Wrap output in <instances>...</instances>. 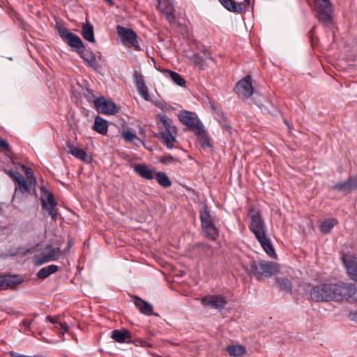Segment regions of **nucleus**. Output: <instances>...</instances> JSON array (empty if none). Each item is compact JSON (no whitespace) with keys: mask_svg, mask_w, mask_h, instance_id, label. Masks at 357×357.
I'll use <instances>...</instances> for the list:
<instances>
[{"mask_svg":"<svg viewBox=\"0 0 357 357\" xmlns=\"http://www.w3.org/2000/svg\"><path fill=\"white\" fill-rule=\"evenodd\" d=\"M318 20L323 23L332 21V8L329 0H314Z\"/></svg>","mask_w":357,"mask_h":357,"instance_id":"nucleus-10","label":"nucleus"},{"mask_svg":"<svg viewBox=\"0 0 357 357\" xmlns=\"http://www.w3.org/2000/svg\"><path fill=\"white\" fill-rule=\"evenodd\" d=\"M337 220L335 218H328L325 220L321 224L319 230L323 234L329 233L335 225L337 224Z\"/></svg>","mask_w":357,"mask_h":357,"instance_id":"nucleus-33","label":"nucleus"},{"mask_svg":"<svg viewBox=\"0 0 357 357\" xmlns=\"http://www.w3.org/2000/svg\"><path fill=\"white\" fill-rule=\"evenodd\" d=\"M111 337L119 343L131 342L130 333L126 328L112 331Z\"/></svg>","mask_w":357,"mask_h":357,"instance_id":"nucleus-20","label":"nucleus"},{"mask_svg":"<svg viewBox=\"0 0 357 357\" xmlns=\"http://www.w3.org/2000/svg\"><path fill=\"white\" fill-rule=\"evenodd\" d=\"M86 94H84L85 98L89 100H91L93 98H95V95L93 94V91L89 89H86Z\"/></svg>","mask_w":357,"mask_h":357,"instance_id":"nucleus-43","label":"nucleus"},{"mask_svg":"<svg viewBox=\"0 0 357 357\" xmlns=\"http://www.w3.org/2000/svg\"><path fill=\"white\" fill-rule=\"evenodd\" d=\"M33 321V320L24 319L22 320L21 325L24 326L26 329H29Z\"/></svg>","mask_w":357,"mask_h":357,"instance_id":"nucleus-44","label":"nucleus"},{"mask_svg":"<svg viewBox=\"0 0 357 357\" xmlns=\"http://www.w3.org/2000/svg\"><path fill=\"white\" fill-rule=\"evenodd\" d=\"M15 184L17 185V188L22 194L25 192L30 193V188L31 187L29 186L28 180L26 181L22 176L19 178V180L15 183Z\"/></svg>","mask_w":357,"mask_h":357,"instance_id":"nucleus-37","label":"nucleus"},{"mask_svg":"<svg viewBox=\"0 0 357 357\" xmlns=\"http://www.w3.org/2000/svg\"><path fill=\"white\" fill-rule=\"evenodd\" d=\"M275 286L280 290L284 291L287 293L291 292V282L287 278H276Z\"/></svg>","mask_w":357,"mask_h":357,"instance_id":"nucleus-27","label":"nucleus"},{"mask_svg":"<svg viewBox=\"0 0 357 357\" xmlns=\"http://www.w3.org/2000/svg\"><path fill=\"white\" fill-rule=\"evenodd\" d=\"M202 228L205 236L211 241H215L219 236V229L215 227L211 215L210 209L204 205L199 211Z\"/></svg>","mask_w":357,"mask_h":357,"instance_id":"nucleus-7","label":"nucleus"},{"mask_svg":"<svg viewBox=\"0 0 357 357\" xmlns=\"http://www.w3.org/2000/svg\"><path fill=\"white\" fill-rule=\"evenodd\" d=\"M133 303L142 314L147 316H151L153 314V306L147 301L142 299L137 296H134Z\"/></svg>","mask_w":357,"mask_h":357,"instance_id":"nucleus-19","label":"nucleus"},{"mask_svg":"<svg viewBox=\"0 0 357 357\" xmlns=\"http://www.w3.org/2000/svg\"><path fill=\"white\" fill-rule=\"evenodd\" d=\"M158 161L164 165H169L173 162H179L180 160L176 157H173L170 154H165L158 158Z\"/></svg>","mask_w":357,"mask_h":357,"instance_id":"nucleus-38","label":"nucleus"},{"mask_svg":"<svg viewBox=\"0 0 357 357\" xmlns=\"http://www.w3.org/2000/svg\"><path fill=\"white\" fill-rule=\"evenodd\" d=\"M201 303L204 306H211L220 311L225 307L227 301L221 295H212L203 297L201 299Z\"/></svg>","mask_w":357,"mask_h":357,"instance_id":"nucleus-14","label":"nucleus"},{"mask_svg":"<svg viewBox=\"0 0 357 357\" xmlns=\"http://www.w3.org/2000/svg\"><path fill=\"white\" fill-rule=\"evenodd\" d=\"M59 267L56 265L52 264L49 265L47 266L43 267L41 269L38 271L37 273V277L38 279L40 280H45L47 277H49L50 275L56 273L58 271Z\"/></svg>","mask_w":357,"mask_h":357,"instance_id":"nucleus-26","label":"nucleus"},{"mask_svg":"<svg viewBox=\"0 0 357 357\" xmlns=\"http://www.w3.org/2000/svg\"><path fill=\"white\" fill-rule=\"evenodd\" d=\"M250 230L255 234L266 253L271 257H275L276 253L271 240L266 235V226L259 211L254 209L250 211Z\"/></svg>","mask_w":357,"mask_h":357,"instance_id":"nucleus-3","label":"nucleus"},{"mask_svg":"<svg viewBox=\"0 0 357 357\" xmlns=\"http://www.w3.org/2000/svg\"><path fill=\"white\" fill-rule=\"evenodd\" d=\"M7 174L12 178V180L16 183L19 178L22 176L20 173L17 169H10L8 171Z\"/></svg>","mask_w":357,"mask_h":357,"instance_id":"nucleus-40","label":"nucleus"},{"mask_svg":"<svg viewBox=\"0 0 357 357\" xmlns=\"http://www.w3.org/2000/svg\"><path fill=\"white\" fill-rule=\"evenodd\" d=\"M22 169L24 171V173L26 176L29 184L30 187H33V190L36 192V179L33 176V170L30 167H27L24 165L22 166Z\"/></svg>","mask_w":357,"mask_h":357,"instance_id":"nucleus-34","label":"nucleus"},{"mask_svg":"<svg viewBox=\"0 0 357 357\" xmlns=\"http://www.w3.org/2000/svg\"><path fill=\"white\" fill-rule=\"evenodd\" d=\"M197 246L198 247H202V248H206L208 250L212 249V246L211 245H210L209 244H207V243H198Z\"/></svg>","mask_w":357,"mask_h":357,"instance_id":"nucleus-47","label":"nucleus"},{"mask_svg":"<svg viewBox=\"0 0 357 357\" xmlns=\"http://www.w3.org/2000/svg\"><path fill=\"white\" fill-rule=\"evenodd\" d=\"M226 351L231 356L239 357L245 354L246 349L244 346L241 344H233L227 346Z\"/></svg>","mask_w":357,"mask_h":357,"instance_id":"nucleus-28","label":"nucleus"},{"mask_svg":"<svg viewBox=\"0 0 357 357\" xmlns=\"http://www.w3.org/2000/svg\"><path fill=\"white\" fill-rule=\"evenodd\" d=\"M178 118L195 135H199L204 132L203 123L199 119L195 118L194 113L184 110L178 114Z\"/></svg>","mask_w":357,"mask_h":357,"instance_id":"nucleus-8","label":"nucleus"},{"mask_svg":"<svg viewBox=\"0 0 357 357\" xmlns=\"http://www.w3.org/2000/svg\"><path fill=\"white\" fill-rule=\"evenodd\" d=\"M284 123L289 128V124L287 120L284 121Z\"/></svg>","mask_w":357,"mask_h":357,"instance_id":"nucleus-52","label":"nucleus"},{"mask_svg":"<svg viewBox=\"0 0 357 357\" xmlns=\"http://www.w3.org/2000/svg\"><path fill=\"white\" fill-rule=\"evenodd\" d=\"M331 190H337L344 195L357 191V175L349 176L346 181L336 183L331 187Z\"/></svg>","mask_w":357,"mask_h":357,"instance_id":"nucleus-12","label":"nucleus"},{"mask_svg":"<svg viewBox=\"0 0 357 357\" xmlns=\"http://www.w3.org/2000/svg\"><path fill=\"white\" fill-rule=\"evenodd\" d=\"M40 189L41 192L43 193V196L42 197L46 199L47 205L56 206L57 205V202L54 199V195L49 190H46L44 186L40 187Z\"/></svg>","mask_w":357,"mask_h":357,"instance_id":"nucleus-36","label":"nucleus"},{"mask_svg":"<svg viewBox=\"0 0 357 357\" xmlns=\"http://www.w3.org/2000/svg\"><path fill=\"white\" fill-rule=\"evenodd\" d=\"M0 147L5 151H9L10 146L7 141L4 139H0Z\"/></svg>","mask_w":357,"mask_h":357,"instance_id":"nucleus-42","label":"nucleus"},{"mask_svg":"<svg viewBox=\"0 0 357 357\" xmlns=\"http://www.w3.org/2000/svg\"><path fill=\"white\" fill-rule=\"evenodd\" d=\"M220 4L228 11L240 14L245 11L243 2H236L235 0H218Z\"/></svg>","mask_w":357,"mask_h":357,"instance_id":"nucleus-18","label":"nucleus"},{"mask_svg":"<svg viewBox=\"0 0 357 357\" xmlns=\"http://www.w3.org/2000/svg\"><path fill=\"white\" fill-rule=\"evenodd\" d=\"M133 80L136 89L139 93V95L146 101H150L151 98L149 94L148 88L146 86L145 80L144 76L138 73L136 70L133 74Z\"/></svg>","mask_w":357,"mask_h":357,"instance_id":"nucleus-16","label":"nucleus"},{"mask_svg":"<svg viewBox=\"0 0 357 357\" xmlns=\"http://www.w3.org/2000/svg\"><path fill=\"white\" fill-rule=\"evenodd\" d=\"M158 119H160L162 126H158L160 130V135L162 139V143L169 149L174 148V142H176V134L177 129L175 126L173 125L172 120L165 115L158 114Z\"/></svg>","mask_w":357,"mask_h":357,"instance_id":"nucleus-6","label":"nucleus"},{"mask_svg":"<svg viewBox=\"0 0 357 357\" xmlns=\"http://www.w3.org/2000/svg\"><path fill=\"white\" fill-rule=\"evenodd\" d=\"M204 55L205 59L199 54H193L190 57V61L194 63L195 66H198L200 69L203 70L204 68L205 59L213 60V58L210 54H206L204 53Z\"/></svg>","mask_w":357,"mask_h":357,"instance_id":"nucleus-32","label":"nucleus"},{"mask_svg":"<svg viewBox=\"0 0 357 357\" xmlns=\"http://www.w3.org/2000/svg\"><path fill=\"white\" fill-rule=\"evenodd\" d=\"M356 291V287L351 283L320 284L310 290L311 300L315 302L349 300Z\"/></svg>","mask_w":357,"mask_h":357,"instance_id":"nucleus-1","label":"nucleus"},{"mask_svg":"<svg viewBox=\"0 0 357 357\" xmlns=\"http://www.w3.org/2000/svg\"><path fill=\"white\" fill-rule=\"evenodd\" d=\"M9 354L10 356V357H31V356H25V355H23V354H18L15 351H10L9 352Z\"/></svg>","mask_w":357,"mask_h":357,"instance_id":"nucleus-45","label":"nucleus"},{"mask_svg":"<svg viewBox=\"0 0 357 357\" xmlns=\"http://www.w3.org/2000/svg\"><path fill=\"white\" fill-rule=\"evenodd\" d=\"M56 29L62 40L76 52L90 67L95 69L96 56L92 51L86 50L82 39L77 35L70 32L68 29L61 25L56 24Z\"/></svg>","mask_w":357,"mask_h":357,"instance_id":"nucleus-2","label":"nucleus"},{"mask_svg":"<svg viewBox=\"0 0 357 357\" xmlns=\"http://www.w3.org/2000/svg\"><path fill=\"white\" fill-rule=\"evenodd\" d=\"M60 251L61 250L59 248H52L48 253L38 257L36 259L35 264L36 266H41L42 264L46 262L56 260L57 259L56 257V254L60 252Z\"/></svg>","mask_w":357,"mask_h":357,"instance_id":"nucleus-23","label":"nucleus"},{"mask_svg":"<svg viewBox=\"0 0 357 357\" xmlns=\"http://www.w3.org/2000/svg\"><path fill=\"white\" fill-rule=\"evenodd\" d=\"M197 135L199 137L198 140L202 148L212 147V145L210 142V138L208 135L205 132V131L203 132L202 134Z\"/></svg>","mask_w":357,"mask_h":357,"instance_id":"nucleus-39","label":"nucleus"},{"mask_svg":"<svg viewBox=\"0 0 357 357\" xmlns=\"http://www.w3.org/2000/svg\"><path fill=\"white\" fill-rule=\"evenodd\" d=\"M250 3V0H244V2L243 3V6L245 7V5L244 3H245L247 6H248Z\"/></svg>","mask_w":357,"mask_h":357,"instance_id":"nucleus-50","label":"nucleus"},{"mask_svg":"<svg viewBox=\"0 0 357 357\" xmlns=\"http://www.w3.org/2000/svg\"><path fill=\"white\" fill-rule=\"evenodd\" d=\"M133 169L139 176L147 180H152L155 175V172L144 164H137L133 167Z\"/></svg>","mask_w":357,"mask_h":357,"instance_id":"nucleus-21","label":"nucleus"},{"mask_svg":"<svg viewBox=\"0 0 357 357\" xmlns=\"http://www.w3.org/2000/svg\"><path fill=\"white\" fill-rule=\"evenodd\" d=\"M244 268L249 275L258 280L270 278L279 272L277 264L264 260L258 262L252 260Z\"/></svg>","mask_w":357,"mask_h":357,"instance_id":"nucleus-5","label":"nucleus"},{"mask_svg":"<svg viewBox=\"0 0 357 357\" xmlns=\"http://www.w3.org/2000/svg\"><path fill=\"white\" fill-rule=\"evenodd\" d=\"M154 178H155L158 184L162 188H167L172 185L171 180L166 173L163 172H155Z\"/></svg>","mask_w":357,"mask_h":357,"instance_id":"nucleus-30","label":"nucleus"},{"mask_svg":"<svg viewBox=\"0 0 357 357\" xmlns=\"http://www.w3.org/2000/svg\"><path fill=\"white\" fill-rule=\"evenodd\" d=\"M68 147L69 149L68 152L74 157L86 163L91 162V158L89 156L83 149L75 147L74 145L70 142L68 144Z\"/></svg>","mask_w":357,"mask_h":357,"instance_id":"nucleus-22","label":"nucleus"},{"mask_svg":"<svg viewBox=\"0 0 357 357\" xmlns=\"http://www.w3.org/2000/svg\"><path fill=\"white\" fill-rule=\"evenodd\" d=\"M93 128L97 132L105 135L107 134L108 130L107 121L98 116L95 118Z\"/></svg>","mask_w":357,"mask_h":357,"instance_id":"nucleus-24","label":"nucleus"},{"mask_svg":"<svg viewBox=\"0 0 357 357\" xmlns=\"http://www.w3.org/2000/svg\"><path fill=\"white\" fill-rule=\"evenodd\" d=\"M40 202L42 209L46 211L53 221H56L59 213L57 209L55 208L56 206L47 205L46 199L43 197H40Z\"/></svg>","mask_w":357,"mask_h":357,"instance_id":"nucleus-29","label":"nucleus"},{"mask_svg":"<svg viewBox=\"0 0 357 357\" xmlns=\"http://www.w3.org/2000/svg\"><path fill=\"white\" fill-rule=\"evenodd\" d=\"M24 280V277L21 275L0 274V291L7 289H15Z\"/></svg>","mask_w":357,"mask_h":357,"instance_id":"nucleus-13","label":"nucleus"},{"mask_svg":"<svg viewBox=\"0 0 357 357\" xmlns=\"http://www.w3.org/2000/svg\"><path fill=\"white\" fill-rule=\"evenodd\" d=\"M222 128H223L224 130H225L229 131V132H231V126H230L229 124H227V123H225V124H223V125L222 126Z\"/></svg>","mask_w":357,"mask_h":357,"instance_id":"nucleus-48","label":"nucleus"},{"mask_svg":"<svg viewBox=\"0 0 357 357\" xmlns=\"http://www.w3.org/2000/svg\"><path fill=\"white\" fill-rule=\"evenodd\" d=\"M94 107L97 112L100 114L114 115L119 112V108L116 104L107 100L105 97L100 96L93 100Z\"/></svg>","mask_w":357,"mask_h":357,"instance_id":"nucleus-11","label":"nucleus"},{"mask_svg":"<svg viewBox=\"0 0 357 357\" xmlns=\"http://www.w3.org/2000/svg\"><path fill=\"white\" fill-rule=\"evenodd\" d=\"M81 34L86 40L95 43L93 26L90 22H87L82 26Z\"/></svg>","mask_w":357,"mask_h":357,"instance_id":"nucleus-25","label":"nucleus"},{"mask_svg":"<svg viewBox=\"0 0 357 357\" xmlns=\"http://www.w3.org/2000/svg\"><path fill=\"white\" fill-rule=\"evenodd\" d=\"M116 32L121 36L122 43L128 47H133L135 50L139 51L138 36L137 33L131 29L126 28L120 25L116 26Z\"/></svg>","mask_w":357,"mask_h":357,"instance_id":"nucleus-9","label":"nucleus"},{"mask_svg":"<svg viewBox=\"0 0 357 357\" xmlns=\"http://www.w3.org/2000/svg\"><path fill=\"white\" fill-rule=\"evenodd\" d=\"M157 8L165 15L166 19L169 23H174L176 20L174 15V6L173 1H160L158 0Z\"/></svg>","mask_w":357,"mask_h":357,"instance_id":"nucleus-15","label":"nucleus"},{"mask_svg":"<svg viewBox=\"0 0 357 357\" xmlns=\"http://www.w3.org/2000/svg\"><path fill=\"white\" fill-rule=\"evenodd\" d=\"M236 92L243 99H248L254 94V102L261 109H268V105H271V102L264 96L254 93V89L252 83V77L247 75L236 83L235 87Z\"/></svg>","mask_w":357,"mask_h":357,"instance_id":"nucleus-4","label":"nucleus"},{"mask_svg":"<svg viewBox=\"0 0 357 357\" xmlns=\"http://www.w3.org/2000/svg\"><path fill=\"white\" fill-rule=\"evenodd\" d=\"M165 74L166 77H169L177 85L180 86H185L186 82L180 74L170 70H165Z\"/></svg>","mask_w":357,"mask_h":357,"instance_id":"nucleus-31","label":"nucleus"},{"mask_svg":"<svg viewBox=\"0 0 357 357\" xmlns=\"http://www.w3.org/2000/svg\"><path fill=\"white\" fill-rule=\"evenodd\" d=\"M46 320L52 323L53 324H57L59 326V328L61 330V335H63L68 331V326L65 322H61L57 317L47 316Z\"/></svg>","mask_w":357,"mask_h":357,"instance_id":"nucleus-35","label":"nucleus"},{"mask_svg":"<svg viewBox=\"0 0 357 357\" xmlns=\"http://www.w3.org/2000/svg\"><path fill=\"white\" fill-rule=\"evenodd\" d=\"M123 137L127 142H132L135 139L137 138V136L135 133L132 132L130 130H126L123 132Z\"/></svg>","mask_w":357,"mask_h":357,"instance_id":"nucleus-41","label":"nucleus"},{"mask_svg":"<svg viewBox=\"0 0 357 357\" xmlns=\"http://www.w3.org/2000/svg\"><path fill=\"white\" fill-rule=\"evenodd\" d=\"M54 328L58 330L59 335L63 336L61 333V330L59 328V326L57 324H54Z\"/></svg>","mask_w":357,"mask_h":357,"instance_id":"nucleus-49","label":"nucleus"},{"mask_svg":"<svg viewBox=\"0 0 357 357\" xmlns=\"http://www.w3.org/2000/svg\"><path fill=\"white\" fill-rule=\"evenodd\" d=\"M31 357H32V356H31ZM33 357H42V356H33Z\"/></svg>","mask_w":357,"mask_h":357,"instance_id":"nucleus-53","label":"nucleus"},{"mask_svg":"<svg viewBox=\"0 0 357 357\" xmlns=\"http://www.w3.org/2000/svg\"><path fill=\"white\" fill-rule=\"evenodd\" d=\"M106 2H107L109 6H112L114 4V2L112 1V0H105Z\"/></svg>","mask_w":357,"mask_h":357,"instance_id":"nucleus-51","label":"nucleus"},{"mask_svg":"<svg viewBox=\"0 0 357 357\" xmlns=\"http://www.w3.org/2000/svg\"><path fill=\"white\" fill-rule=\"evenodd\" d=\"M343 262L349 278L357 282V258L354 257L343 258Z\"/></svg>","mask_w":357,"mask_h":357,"instance_id":"nucleus-17","label":"nucleus"},{"mask_svg":"<svg viewBox=\"0 0 357 357\" xmlns=\"http://www.w3.org/2000/svg\"><path fill=\"white\" fill-rule=\"evenodd\" d=\"M131 342L135 344L136 346H139V345L144 346V344H145V342L142 340H135V341L131 340Z\"/></svg>","mask_w":357,"mask_h":357,"instance_id":"nucleus-46","label":"nucleus"}]
</instances>
